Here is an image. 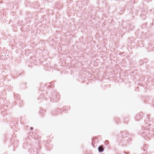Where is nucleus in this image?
Returning a JSON list of instances; mask_svg holds the SVG:
<instances>
[{"mask_svg":"<svg viewBox=\"0 0 154 154\" xmlns=\"http://www.w3.org/2000/svg\"><path fill=\"white\" fill-rule=\"evenodd\" d=\"M98 149L99 152H102L104 150L103 148L101 146H100L98 147Z\"/></svg>","mask_w":154,"mask_h":154,"instance_id":"1","label":"nucleus"},{"mask_svg":"<svg viewBox=\"0 0 154 154\" xmlns=\"http://www.w3.org/2000/svg\"><path fill=\"white\" fill-rule=\"evenodd\" d=\"M108 143H109V142L107 140H106L105 141V144L106 145H108Z\"/></svg>","mask_w":154,"mask_h":154,"instance_id":"2","label":"nucleus"},{"mask_svg":"<svg viewBox=\"0 0 154 154\" xmlns=\"http://www.w3.org/2000/svg\"><path fill=\"white\" fill-rule=\"evenodd\" d=\"M30 129L31 130H32L33 129V128L32 127H31Z\"/></svg>","mask_w":154,"mask_h":154,"instance_id":"3","label":"nucleus"},{"mask_svg":"<svg viewBox=\"0 0 154 154\" xmlns=\"http://www.w3.org/2000/svg\"><path fill=\"white\" fill-rule=\"evenodd\" d=\"M138 116H140V115H137L136 116V118H137L138 117Z\"/></svg>","mask_w":154,"mask_h":154,"instance_id":"4","label":"nucleus"},{"mask_svg":"<svg viewBox=\"0 0 154 154\" xmlns=\"http://www.w3.org/2000/svg\"><path fill=\"white\" fill-rule=\"evenodd\" d=\"M141 117H140V118L139 119H137V120H139V119H141Z\"/></svg>","mask_w":154,"mask_h":154,"instance_id":"5","label":"nucleus"}]
</instances>
